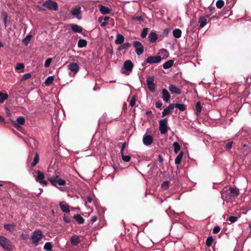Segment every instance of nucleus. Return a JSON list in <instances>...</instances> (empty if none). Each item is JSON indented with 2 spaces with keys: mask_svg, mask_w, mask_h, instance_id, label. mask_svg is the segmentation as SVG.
I'll list each match as a JSON object with an SVG mask.
<instances>
[{
  "mask_svg": "<svg viewBox=\"0 0 251 251\" xmlns=\"http://www.w3.org/2000/svg\"><path fill=\"white\" fill-rule=\"evenodd\" d=\"M239 190L235 187L224 188L221 191V197L226 202H233L239 195Z\"/></svg>",
  "mask_w": 251,
  "mask_h": 251,
  "instance_id": "1",
  "label": "nucleus"
},
{
  "mask_svg": "<svg viewBox=\"0 0 251 251\" xmlns=\"http://www.w3.org/2000/svg\"><path fill=\"white\" fill-rule=\"evenodd\" d=\"M43 237V234L42 231L40 229H37L33 231L32 235L31 236V239L32 243L35 246H37L39 244L40 241L42 240Z\"/></svg>",
  "mask_w": 251,
  "mask_h": 251,
  "instance_id": "2",
  "label": "nucleus"
},
{
  "mask_svg": "<svg viewBox=\"0 0 251 251\" xmlns=\"http://www.w3.org/2000/svg\"><path fill=\"white\" fill-rule=\"evenodd\" d=\"M0 246L7 251H12V244L8 239L0 235Z\"/></svg>",
  "mask_w": 251,
  "mask_h": 251,
  "instance_id": "3",
  "label": "nucleus"
},
{
  "mask_svg": "<svg viewBox=\"0 0 251 251\" xmlns=\"http://www.w3.org/2000/svg\"><path fill=\"white\" fill-rule=\"evenodd\" d=\"M133 66V64L130 60H126L122 68V73L126 75H129L132 72Z\"/></svg>",
  "mask_w": 251,
  "mask_h": 251,
  "instance_id": "4",
  "label": "nucleus"
},
{
  "mask_svg": "<svg viewBox=\"0 0 251 251\" xmlns=\"http://www.w3.org/2000/svg\"><path fill=\"white\" fill-rule=\"evenodd\" d=\"M49 180L52 185L57 187L63 186L66 184V181L61 179L58 176H53L50 178Z\"/></svg>",
  "mask_w": 251,
  "mask_h": 251,
  "instance_id": "5",
  "label": "nucleus"
},
{
  "mask_svg": "<svg viewBox=\"0 0 251 251\" xmlns=\"http://www.w3.org/2000/svg\"><path fill=\"white\" fill-rule=\"evenodd\" d=\"M159 129L162 134H165L169 128L168 126V120L167 118L160 120L159 121Z\"/></svg>",
  "mask_w": 251,
  "mask_h": 251,
  "instance_id": "6",
  "label": "nucleus"
},
{
  "mask_svg": "<svg viewBox=\"0 0 251 251\" xmlns=\"http://www.w3.org/2000/svg\"><path fill=\"white\" fill-rule=\"evenodd\" d=\"M68 68L71 71L69 73V75L71 76H75L79 70L78 65L75 62L70 63L68 65Z\"/></svg>",
  "mask_w": 251,
  "mask_h": 251,
  "instance_id": "7",
  "label": "nucleus"
},
{
  "mask_svg": "<svg viewBox=\"0 0 251 251\" xmlns=\"http://www.w3.org/2000/svg\"><path fill=\"white\" fill-rule=\"evenodd\" d=\"M43 6L51 10L55 11L58 9V4L57 2L51 0H48L46 1L43 4Z\"/></svg>",
  "mask_w": 251,
  "mask_h": 251,
  "instance_id": "8",
  "label": "nucleus"
},
{
  "mask_svg": "<svg viewBox=\"0 0 251 251\" xmlns=\"http://www.w3.org/2000/svg\"><path fill=\"white\" fill-rule=\"evenodd\" d=\"M133 45L135 49V52L138 55H140L144 52V47L141 42L138 41H134Z\"/></svg>",
  "mask_w": 251,
  "mask_h": 251,
  "instance_id": "9",
  "label": "nucleus"
},
{
  "mask_svg": "<svg viewBox=\"0 0 251 251\" xmlns=\"http://www.w3.org/2000/svg\"><path fill=\"white\" fill-rule=\"evenodd\" d=\"M147 84L149 90L153 92L155 90V85L154 83V77L153 76H149L147 79Z\"/></svg>",
  "mask_w": 251,
  "mask_h": 251,
  "instance_id": "10",
  "label": "nucleus"
},
{
  "mask_svg": "<svg viewBox=\"0 0 251 251\" xmlns=\"http://www.w3.org/2000/svg\"><path fill=\"white\" fill-rule=\"evenodd\" d=\"M161 61L160 56H151L148 57L146 60V62L149 64L158 63Z\"/></svg>",
  "mask_w": 251,
  "mask_h": 251,
  "instance_id": "11",
  "label": "nucleus"
},
{
  "mask_svg": "<svg viewBox=\"0 0 251 251\" xmlns=\"http://www.w3.org/2000/svg\"><path fill=\"white\" fill-rule=\"evenodd\" d=\"M37 176L35 178L37 181H39L41 184L44 186L47 185L48 182L46 180H43L44 178V174L43 172L38 170L37 171Z\"/></svg>",
  "mask_w": 251,
  "mask_h": 251,
  "instance_id": "12",
  "label": "nucleus"
},
{
  "mask_svg": "<svg viewBox=\"0 0 251 251\" xmlns=\"http://www.w3.org/2000/svg\"><path fill=\"white\" fill-rule=\"evenodd\" d=\"M143 142L144 145L149 146L152 143L153 138L150 135L146 134L143 136Z\"/></svg>",
  "mask_w": 251,
  "mask_h": 251,
  "instance_id": "13",
  "label": "nucleus"
},
{
  "mask_svg": "<svg viewBox=\"0 0 251 251\" xmlns=\"http://www.w3.org/2000/svg\"><path fill=\"white\" fill-rule=\"evenodd\" d=\"M162 99L165 102H168L170 101V95L167 89L165 88L162 89Z\"/></svg>",
  "mask_w": 251,
  "mask_h": 251,
  "instance_id": "14",
  "label": "nucleus"
},
{
  "mask_svg": "<svg viewBox=\"0 0 251 251\" xmlns=\"http://www.w3.org/2000/svg\"><path fill=\"white\" fill-rule=\"evenodd\" d=\"M174 109V104H170L167 107L164 109L163 111L162 112V117H164L166 115L170 114L172 112L173 110Z\"/></svg>",
  "mask_w": 251,
  "mask_h": 251,
  "instance_id": "15",
  "label": "nucleus"
},
{
  "mask_svg": "<svg viewBox=\"0 0 251 251\" xmlns=\"http://www.w3.org/2000/svg\"><path fill=\"white\" fill-rule=\"evenodd\" d=\"M169 89L172 94H181L180 90L175 85H170L169 86Z\"/></svg>",
  "mask_w": 251,
  "mask_h": 251,
  "instance_id": "16",
  "label": "nucleus"
},
{
  "mask_svg": "<svg viewBox=\"0 0 251 251\" xmlns=\"http://www.w3.org/2000/svg\"><path fill=\"white\" fill-rule=\"evenodd\" d=\"M59 205L61 210L63 212L69 213L70 212V209L69 205L65 201L60 202Z\"/></svg>",
  "mask_w": 251,
  "mask_h": 251,
  "instance_id": "17",
  "label": "nucleus"
},
{
  "mask_svg": "<svg viewBox=\"0 0 251 251\" xmlns=\"http://www.w3.org/2000/svg\"><path fill=\"white\" fill-rule=\"evenodd\" d=\"M14 124V126L16 127L19 126V125H23L25 123V118L22 116H20L17 118L16 122L15 121H12Z\"/></svg>",
  "mask_w": 251,
  "mask_h": 251,
  "instance_id": "18",
  "label": "nucleus"
},
{
  "mask_svg": "<svg viewBox=\"0 0 251 251\" xmlns=\"http://www.w3.org/2000/svg\"><path fill=\"white\" fill-rule=\"evenodd\" d=\"M100 11L103 14H107L110 13L111 9L107 6L100 5Z\"/></svg>",
  "mask_w": 251,
  "mask_h": 251,
  "instance_id": "19",
  "label": "nucleus"
},
{
  "mask_svg": "<svg viewBox=\"0 0 251 251\" xmlns=\"http://www.w3.org/2000/svg\"><path fill=\"white\" fill-rule=\"evenodd\" d=\"M71 28L74 32L77 33H81L83 30V28L81 26L75 24L71 25Z\"/></svg>",
  "mask_w": 251,
  "mask_h": 251,
  "instance_id": "20",
  "label": "nucleus"
},
{
  "mask_svg": "<svg viewBox=\"0 0 251 251\" xmlns=\"http://www.w3.org/2000/svg\"><path fill=\"white\" fill-rule=\"evenodd\" d=\"M124 39L125 38L123 35L118 34L116 36V38L115 41V43L117 45H121L124 42Z\"/></svg>",
  "mask_w": 251,
  "mask_h": 251,
  "instance_id": "21",
  "label": "nucleus"
},
{
  "mask_svg": "<svg viewBox=\"0 0 251 251\" xmlns=\"http://www.w3.org/2000/svg\"><path fill=\"white\" fill-rule=\"evenodd\" d=\"M149 41L151 43H154L156 41L157 36L155 32H151L148 36Z\"/></svg>",
  "mask_w": 251,
  "mask_h": 251,
  "instance_id": "22",
  "label": "nucleus"
},
{
  "mask_svg": "<svg viewBox=\"0 0 251 251\" xmlns=\"http://www.w3.org/2000/svg\"><path fill=\"white\" fill-rule=\"evenodd\" d=\"M198 23L200 24V28H201L206 25L207 19L203 16L200 17Z\"/></svg>",
  "mask_w": 251,
  "mask_h": 251,
  "instance_id": "23",
  "label": "nucleus"
},
{
  "mask_svg": "<svg viewBox=\"0 0 251 251\" xmlns=\"http://www.w3.org/2000/svg\"><path fill=\"white\" fill-rule=\"evenodd\" d=\"M81 8L79 6H76L74 8H73L72 10L71 13L73 15L77 17L80 14L81 12Z\"/></svg>",
  "mask_w": 251,
  "mask_h": 251,
  "instance_id": "24",
  "label": "nucleus"
},
{
  "mask_svg": "<svg viewBox=\"0 0 251 251\" xmlns=\"http://www.w3.org/2000/svg\"><path fill=\"white\" fill-rule=\"evenodd\" d=\"M25 142L32 148H33L35 146V141L33 138H27L25 140Z\"/></svg>",
  "mask_w": 251,
  "mask_h": 251,
  "instance_id": "25",
  "label": "nucleus"
},
{
  "mask_svg": "<svg viewBox=\"0 0 251 251\" xmlns=\"http://www.w3.org/2000/svg\"><path fill=\"white\" fill-rule=\"evenodd\" d=\"M80 242V238L78 236L73 235L71 238V243L72 245H77Z\"/></svg>",
  "mask_w": 251,
  "mask_h": 251,
  "instance_id": "26",
  "label": "nucleus"
},
{
  "mask_svg": "<svg viewBox=\"0 0 251 251\" xmlns=\"http://www.w3.org/2000/svg\"><path fill=\"white\" fill-rule=\"evenodd\" d=\"M4 227L8 231L12 232L14 231L16 225L15 224H5L4 225Z\"/></svg>",
  "mask_w": 251,
  "mask_h": 251,
  "instance_id": "27",
  "label": "nucleus"
},
{
  "mask_svg": "<svg viewBox=\"0 0 251 251\" xmlns=\"http://www.w3.org/2000/svg\"><path fill=\"white\" fill-rule=\"evenodd\" d=\"M166 212L167 213L168 215L171 218L175 219V221H177L179 219V218L178 217L179 214L178 213H176L174 211L171 212L170 213H169L168 210H166Z\"/></svg>",
  "mask_w": 251,
  "mask_h": 251,
  "instance_id": "28",
  "label": "nucleus"
},
{
  "mask_svg": "<svg viewBox=\"0 0 251 251\" xmlns=\"http://www.w3.org/2000/svg\"><path fill=\"white\" fill-rule=\"evenodd\" d=\"M181 30L180 29L176 28L173 31V34L175 38H179L181 36Z\"/></svg>",
  "mask_w": 251,
  "mask_h": 251,
  "instance_id": "29",
  "label": "nucleus"
},
{
  "mask_svg": "<svg viewBox=\"0 0 251 251\" xmlns=\"http://www.w3.org/2000/svg\"><path fill=\"white\" fill-rule=\"evenodd\" d=\"M74 219L79 224H83L84 222V218L79 214H76L74 216Z\"/></svg>",
  "mask_w": 251,
  "mask_h": 251,
  "instance_id": "30",
  "label": "nucleus"
},
{
  "mask_svg": "<svg viewBox=\"0 0 251 251\" xmlns=\"http://www.w3.org/2000/svg\"><path fill=\"white\" fill-rule=\"evenodd\" d=\"M174 64V61L173 60H169L166 61L163 65V67L165 69L170 68Z\"/></svg>",
  "mask_w": 251,
  "mask_h": 251,
  "instance_id": "31",
  "label": "nucleus"
},
{
  "mask_svg": "<svg viewBox=\"0 0 251 251\" xmlns=\"http://www.w3.org/2000/svg\"><path fill=\"white\" fill-rule=\"evenodd\" d=\"M131 46V44L129 43H126L122 45H121L120 46H119L118 48V50H127Z\"/></svg>",
  "mask_w": 251,
  "mask_h": 251,
  "instance_id": "32",
  "label": "nucleus"
},
{
  "mask_svg": "<svg viewBox=\"0 0 251 251\" xmlns=\"http://www.w3.org/2000/svg\"><path fill=\"white\" fill-rule=\"evenodd\" d=\"M87 41L85 39H80L78 41L77 46L78 48H82L86 46Z\"/></svg>",
  "mask_w": 251,
  "mask_h": 251,
  "instance_id": "33",
  "label": "nucleus"
},
{
  "mask_svg": "<svg viewBox=\"0 0 251 251\" xmlns=\"http://www.w3.org/2000/svg\"><path fill=\"white\" fill-rule=\"evenodd\" d=\"M174 107L177 108L181 111H184L186 108V105L184 104H179V103L174 104Z\"/></svg>",
  "mask_w": 251,
  "mask_h": 251,
  "instance_id": "34",
  "label": "nucleus"
},
{
  "mask_svg": "<svg viewBox=\"0 0 251 251\" xmlns=\"http://www.w3.org/2000/svg\"><path fill=\"white\" fill-rule=\"evenodd\" d=\"M183 155V152L181 151L180 152H179L178 155L176 156V159H175V164L176 165H179L180 163L181 160H182Z\"/></svg>",
  "mask_w": 251,
  "mask_h": 251,
  "instance_id": "35",
  "label": "nucleus"
},
{
  "mask_svg": "<svg viewBox=\"0 0 251 251\" xmlns=\"http://www.w3.org/2000/svg\"><path fill=\"white\" fill-rule=\"evenodd\" d=\"M159 54L160 55V56H163L164 58L169 56V52L165 49L160 50L159 51Z\"/></svg>",
  "mask_w": 251,
  "mask_h": 251,
  "instance_id": "36",
  "label": "nucleus"
},
{
  "mask_svg": "<svg viewBox=\"0 0 251 251\" xmlns=\"http://www.w3.org/2000/svg\"><path fill=\"white\" fill-rule=\"evenodd\" d=\"M7 98L8 95L6 93H2L0 92V102L1 103H2Z\"/></svg>",
  "mask_w": 251,
  "mask_h": 251,
  "instance_id": "37",
  "label": "nucleus"
},
{
  "mask_svg": "<svg viewBox=\"0 0 251 251\" xmlns=\"http://www.w3.org/2000/svg\"><path fill=\"white\" fill-rule=\"evenodd\" d=\"M196 114L199 115L201 111V103L200 101H198L196 104Z\"/></svg>",
  "mask_w": 251,
  "mask_h": 251,
  "instance_id": "38",
  "label": "nucleus"
},
{
  "mask_svg": "<svg viewBox=\"0 0 251 251\" xmlns=\"http://www.w3.org/2000/svg\"><path fill=\"white\" fill-rule=\"evenodd\" d=\"M173 147L174 148V151L176 153H177L180 150V146L179 143L176 142L173 143Z\"/></svg>",
  "mask_w": 251,
  "mask_h": 251,
  "instance_id": "39",
  "label": "nucleus"
},
{
  "mask_svg": "<svg viewBox=\"0 0 251 251\" xmlns=\"http://www.w3.org/2000/svg\"><path fill=\"white\" fill-rule=\"evenodd\" d=\"M53 80V76H50L47 77V78L45 80V84L47 86H50L51 84H52Z\"/></svg>",
  "mask_w": 251,
  "mask_h": 251,
  "instance_id": "40",
  "label": "nucleus"
},
{
  "mask_svg": "<svg viewBox=\"0 0 251 251\" xmlns=\"http://www.w3.org/2000/svg\"><path fill=\"white\" fill-rule=\"evenodd\" d=\"M25 68V65L23 63H17L16 65V67L15 68L16 70H21L22 72H24V69Z\"/></svg>",
  "mask_w": 251,
  "mask_h": 251,
  "instance_id": "41",
  "label": "nucleus"
},
{
  "mask_svg": "<svg viewBox=\"0 0 251 251\" xmlns=\"http://www.w3.org/2000/svg\"><path fill=\"white\" fill-rule=\"evenodd\" d=\"M32 36L31 35H27L26 36L23 40V42L25 45H27L31 38Z\"/></svg>",
  "mask_w": 251,
  "mask_h": 251,
  "instance_id": "42",
  "label": "nucleus"
},
{
  "mask_svg": "<svg viewBox=\"0 0 251 251\" xmlns=\"http://www.w3.org/2000/svg\"><path fill=\"white\" fill-rule=\"evenodd\" d=\"M39 156H38V155L37 154V152L36 153V155L34 158V159L33 160V161L31 163V166L32 167H34L35 166L37 163L38 162H39Z\"/></svg>",
  "mask_w": 251,
  "mask_h": 251,
  "instance_id": "43",
  "label": "nucleus"
},
{
  "mask_svg": "<svg viewBox=\"0 0 251 251\" xmlns=\"http://www.w3.org/2000/svg\"><path fill=\"white\" fill-rule=\"evenodd\" d=\"M52 247V246L50 243L47 242L44 245V249L46 251H50L51 250Z\"/></svg>",
  "mask_w": 251,
  "mask_h": 251,
  "instance_id": "44",
  "label": "nucleus"
},
{
  "mask_svg": "<svg viewBox=\"0 0 251 251\" xmlns=\"http://www.w3.org/2000/svg\"><path fill=\"white\" fill-rule=\"evenodd\" d=\"M122 159L124 161L126 162H128L130 161L131 157L129 155H125L124 154V152L123 153H121Z\"/></svg>",
  "mask_w": 251,
  "mask_h": 251,
  "instance_id": "45",
  "label": "nucleus"
},
{
  "mask_svg": "<svg viewBox=\"0 0 251 251\" xmlns=\"http://www.w3.org/2000/svg\"><path fill=\"white\" fill-rule=\"evenodd\" d=\"M148 31V28H143L141 33V35H140L141 37L143 38H145L147 35Z\"/></svg>",
  "mask_w": 251,
  "mask_h": 251,
  "instance_id": "46",
  "label": "nucleus"
},
{
  "mask_svg": "<svg viewBox=\"0 0 251 251\" xmlns=\"http://www.w3.org/2000/svg\"><path fill=\"white\" fill-rule=\"evenodd\" d=\"M213 242V237L211 236L208 237L206 240V244L208 247H210L212 245Z\"/></svg>",
  "mask_w": 251,
  "mask_h": 251,
  "instance_id": "47",
  "label": "nucleus"
},
{
  "mask_svg": "<svg viewBox=\"0 0 251 251\" xmlns=\"http://www.w3.org/2000/svg\"><path fill=\"white\" fill-rule=\"evenodd\" d=\"M131 19L133 21H138V22H142L143 21V19L142 16H132L131 18Z\"/></svg>",
  "mask_w": 251,
  "mask_h": 251,
  "instance_id": "48",
  "label": "nucleus"
},
{
  "mask_svg": "<svg viewBox=\"0 0 251 251\" xmlns=\"http://www.w3.org/2000/svg\"><path fill=\"white\" fill-rule=\"evenodd\" d=\"M216 6L219 8H222L224 5V1L223 0H218L216 3Z\"/></svg>",
  "mask_w": 251,
  "mask_h": 251,
  "instance_id": "49",
  "label": "nucleus"
},
{
  "mask_svg": "<svg viewBox=\"0 0 251 251\" xmlns=\"http://www.w3.org/2000/svg\"><path fill=\"white\" fill-rule=\"evenodd\" d=\"M169 185V182L168 181H164L161 184V188L164 190H166L168 188Z\"/></svg>",
  "mask_w": 251,
  "mask_h": 251,
  "instance_id": "50",
  "label": "nucleus"
},
{
  "mask_svg": "<svg viewBox=\"0 0 251 251\" xmlns=\"http://www.w3.org/2000/svg\"><path fill=\"white\" fill-rule=\"evenodd\" d=\"M29 235L28 234H25V233H22L21 235H20V238L21 239H23V240H26L28 239L29 238Z\"/></svg>",
  "mask_w": 251,
  "mask_h": 251,
  "instance_id": "51",
  "label": "nucleus"
},
{
  "mask_svg": "<svg viewBox=\"0 0 251 251\" xmlns=\"http://www.w3.org/2000/svg\"><path fill=\"white\" fill-rule=\"evenodd\" d=\"M232 141H229L227 143H226L225 146V148H226V149L228 150L231 149L232 147Z\"/></svg>",
  "mask_w": 251,
  "mask_h": 251,
  "instance_id": "52",
  "label": "nucleus"
},
{
  "mask_svg": "<svg viewBox=\"0 0 251 251\" xmlns=\"http://www.w3.org/2000/svg\"><path fill=\"white\" fill-rule=\"evenodd\" d=\"M51 61H52L51 58H49L47 59L45 61V65H44L45 67L46 68L48 67L50 65V64L51 62Z\"/></svg>",
  "mask_w": 251,
  "mask_h": 251,
  "instance_id": "53",
  "label": "nucleus"
},
{
  "mask_svg": "<svg viewBox=\"0 0 251 251\" xmlns=\"http://www.w3.org/2000/svg\"><path fill=\"white\" fill-rule=\"evenodd\" d=\"M228 220L231 223H232L236 222L237 220V217H235V216H230L228 218Z\"/></svg>",
  "mask_w": 251,
  "mask_h": 251,
  "instance_id": "54",
  "label": "nucleus"
},
{
  "mask_svg": "<svg viewBox=\"0 0 251 251\" xmlns=\"http://www.w3.org/2000/svg\"><path fill=\"white\" fill-rule=\"evenodd\" d=\"M136 102V99L134 97H133L129 101V105L130 106L133 107L134 106Z\"/></svg>",
  "mask_w": 251,
  "mask_h": 251,
  "instance_id": "55",
  "label": "nucleus"
},
{
  "mask_svg": "<svg viewBox=\"0 0 251 251\" xmlns=\"http://www.w3.org/2000/svg\"><path fill=\"white\" fill-rule=\"evenodd\" d=\"M31 76L30 73H27L23 75L22 78L23 79H27L29 78Z\"/></svg>",
  "mask_w": 251,
  "mask_h": 251,
  "instance_id": "56",
  "label": "nucleus"
},
{
  "mask_svg": "<svg viewBox=\"0 0 251 251\" xmlns=\"http://www.w3.org/2000/svg\"><path fill=\"white\" fill-rule=\"evenodd\" d=\"M220 230V228L218 226H215L213 229V232L214 234L218 233Z\"/></svg>",
  "mask_w": 251,
  "mask_h": 251,
  "instance_id": "57",
  "label": "nucleus"
},
{
  "mask_svg": "<svg viewBox=\"0 0 251 251\" xmlns=\"http://www.w3.org/2000/svg\"><path fill=\"white\" fill-rule=\"evenodd\" d=\"M162 105V102L160 100L157 101L155 103V107L157 108H160Z\"/></svg>",
  "mask_w": 251,
  "mask_h": 251,
  "instance_id": "58",
  "label": "nucleus"
},
{
  "mask_svg": "<svg viewBox=\"0 0 251 251\" xmlns=\"http://www.w3.org/2000/svg\"><path fill=\"white\" fill-rule=\"evenodd\" d=\"M63 220L66 223H69L71 221L69 217L66 216H64Z\"/></svg>",
  "mask_w": 251,
  "mask_h": 251,
  "instance_id": "59",
  "label": "nucleus"
},
{
  "mask_svg": "<svg viewBox=\"0 0 251 251\" xmlns=\"http://www.w3.org/2000/svg\"><path fill=\"white\" fill-rule=\"evenodd\" d=\"M126 147V143L124 142L123 143L122 146V148H121V153H123L124 152V150L125 149Z\"/></svg>",
  "mask_w": 251,
  "mask_h": 251,
  "instance_id": "60",
  "label": "nucleus"
},
{
  "mask_svg": "<svg viewBox=\"0 0 251 251\" xmlns=\"http://www.w3.org/2000/svg\"><path fill=\"white\" fill-rule=\"evenodd\" d=\"M3 22L4 23L5 26H6V24H7V15L6 13H5L4 14Z\"/></svg>",
  "mask_w": 251,
  "mask_h": 251,
  "instance_id": "61",
  "label": "nucleus"
},
{
  "mask_svg": "<svg viewBox=\"0 0 251 251\" xmlns=\"http://www.w3.org/2000/svg\"><path fill=\"white\" fill-rule=\"evenodd\" d=\"M97 220V216H93L91 219V221L92 223L95 222Z\"/></svg>",
  "mask_w": 251,
  "mask_h": 251,
  "instance_id": "62",
  "label": "nucleus"
},
{
  "mask_svg": "<svg viewBox=\"0 0 251 251\" xmlns=\"http://www.w3.org/2000/svg\"><path fill=\"white\" fill-rule=\"evenodd\" d=\"M86 201L87 202L91 203L92 202V198L90 196H87L86 197Z\"/></svg>",
  "mask_w": 251,
  "mask_h": 251,
  "instance_id": "63",
  "label": "nucleus"
},
{
  "mask_svg": "<svg viewBox=\"0 0 251 251\" xmlns=\"http://www.w3.org/2000/svg\"><path fill=\"white\" fill-rule=\"evenodd\" d=\"M158 161L161 163L163 162V159L160 154L158 155Z\"/></svg>",
  "mask_w": 251,
  "mask_h": 251,
  "instance_id": "64",
  "label": "nucleus"
}]
</instances>
